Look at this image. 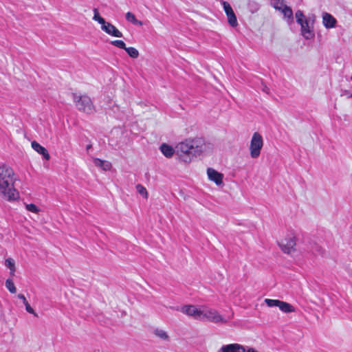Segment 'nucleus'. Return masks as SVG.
Listing matches in <instances>:
<instances>
[{
    "mask_svg": "<svg viewBox=\"0 0 352 352\" xmlns=\"http://www.w3.org/2000/svg\"><path fill=\"white\" fill-rule=\"evenodd\" d=\"M14 173L7 166H0V195L8 201L19 198V192L14 188Z\"/></svg>",
    "mask_w": 352,
    "mask_h": 352,
    "instance_id": "nucleus-1",
    "label": "nucleus"
},
{
    "mask_svg": "<svg viewBox=\"0 0 352 352\" xmlns=\"http://www.w3.org/2000/svg\"><path fill=\"white\" fill-rule=\"evenodd\" d=\"M206 148V144L201 139L186 140L179 143L176 147L177 153H180L192 156L199 155L205 151Z\"/></svg>",
    "mask_w": 352,
    "mask_h": 352,
    "instance_id": "nucleus-2",
    "label": "nucleus"
},
{
    "mask_svg": "<svg viewBox=\"0 0 352 352\" xmlns=\"http://www.w3.org/2000/svg\"><path fill=\"white\" fill-rule=\"evenodd\" d=\"M233 318L234 312H232L230 316L224 317L215 309L205 308L202 310L201 319H206L214 324H226Z\"/></svg>",
    "mask_w": 352,
    "mask_h": 352,
    "instance_id": "nucleus-3",
    "label": "nucleus"
},
{
    "mask_svg": "<svg viewBox=\"0 0 352 352\" xmlns=\"http://www.w3.org/2000/svg\"><path fill=\"white\" fill-rule=\"evenodd\" d=\"M93 19L101 25V30L109 35L115 37H122V33L113 24L107 22L102 18L98 12L97 8L94 9Z\"/></svg>",
    "mask_w": 352,
    "mask_h": 352,
    "instance_id": "nucleus-4",
    "label": "nucleus"
},
{
    "mask_svg": "<svg viewBox=\"0 0 352 352\" xmlns=\"http://www.w3.org/2000/svg\"><path fill=\"white\" fill-rule=\"evenodd\" d=\"M73 100L76 108L87 114L94 112L95 109L91 98L87 95L78 96L73 94Z\"/></svg>",
    "mask_w": 352,
    "mask_h": 352,
    "instance_id": "nucleus-5",
    "label": "nucleus"
},
{
    "mask_svg": "<svg viewBox=\"0 0 352 352\" xmlns=\"http://www.w3.org/2000/svg\"><path fill=\"white\" fill-rule=\"evenodd\" d=\"M263 146V140L261 135L255 132L253 133L250 145V154L252 158H258Z\"/></svg>",
    "mask_w": 352,
    "mask_h": 352,
    "instance_id": "nucleus-6",
    "label": "nucleus"
},
{
    "mask_svg": "<svg viewBox=\"0 0 352 352\" xmlns=\"http://www.w3.org/2000/svg\"><path fill=\"white\" fill-rule=\"evenodd\" d=\"M265 302L268 307H278L284 313H292L295 311L294 307L287 302L279 300L266 298Z\"/></svg>",
    "mask_w": 352,
    "mask_h": 352,
    "instance_id": "nucleus-7",
    "label": "nucleus"
},
{
    "mask_svg": "<svg viewBox=\"0 0 352 352\" xmlns=\"http://www.w3.org/2000/svg\"><path fill=\"white\" fill-rule=\"evenodd\" d=\"M217 352H258L253 348H245L239 344L223 345Z\"/></svg>",
    "mask_w": 352,
    "mask_h": 352,
    "instance_id": "nucleus-8",
    "label": "nucleus"
},
{
    "mask_svg": "<svg viewBox=\"0 0 352 352\" xmlns=\"http://www.w3.org/2000/svg\"><path fill=\"white\" fill-rule=\"evenodd\" d=\"M296 243V237L289 236L280 241L278 245L283 252L290 254L295 250Z\"/></svg>",
    "mask_w": 352,
    "mask_h": 352,
    "instance_id": "nucleus-9",
    "label": "nucleus"
},
{
    "mask_svg": "<svg viewBox=\"0 0 352 352\" xmlns=\"http://www.w3.org/2000/svg\"><path fill=\"white\" fill-rule=\"evenodd\" d=\"M181 311L195 319L201 320L202 310L198 309L195 305H184L181 308Z\"/></svg>",
    "mask_w": 352,
    "mask_h": 352,
    "instance_id": "nucleus-10",
    "label": "nucleus"
},
{
    "mask_svg": "<svg viewBox=\"0 0 352 352\" xmlns=\"http://www.w3.org/2000/svg\"><path fill=\"white\" fill-rule=\"evenodd\" d=\"M207 175L208 179L214 182L217 186L223 184V175L222 173L217 172L212 168H208L207 169Z\"/></svg>",
    "mask_w": 352,
    "mask_h": 352,
    "instance_id": "nucleus-11",
    "label": "nucleus"
},
{
    "mask_svg": "<svg viewBox=\"0 0 352 352\" xmlns=\"http://www.w3.org/2000/svg\"><path fill=\"white\" fill-rule=\"evenodd\" d=\"M336 19L330 14L324 12L322 14V23L326 28H333L336 26Z\"/></svg>",
    "mask_w": 352,
    "mask_h": 352,
    "instance_id": "nucleus-12",
    "label": "nucleus"
},
{
    "mask_svg": "<svg viewBox=\"0 0 352 352\" xmlns=\"http://www.w3.org/2000/svg\"><path fill=\"white\" fill-rule=\"evenodd\" d=\"M32 148L38 153L43 155V158L46 160H49L50 158V155L47 151V150L41 146L40 144H38L36 141H32L31 143Z\"/></svg>",
    "mask_w": 352,
    "mask_h": 352,
    "instance_id": "nucleus-13",
    "label": "nucleus"
},
{
    "mask_svg": "<svg viewBox=\"0 0 352 352\" xmlns=\"http://www.w3.org/2000/svg\"><path fill=\"white\" fill-rule=\"evenodd\" d=\"M160 148L163 155L168 158L171 157L175 153L174 148L165 143L162 144Z\"/></svg>",
    "mask_w": 352,
    "mask_h": 352,
    "instance_id": "nucleus-14",
    "label": "nucleus"
},
{
    "mask_svg": "<svg viewBox=\"0 0 352 352\" xmlns=\"http://www.w3.org/2000/svg\"><path fill=\"white\" fill-rule=\"evenodd\" d=\"M94 164L95 166L101 168L104 170H109L111 168V164L109 162L98 158L94 159Z\"/></svg>",
    "mask_w": 352,
    "mask_h": 352,
    "instance_id": "nucleus-15",
    "label": "nucleus"
},
{
    "mask_svg": "<svg viewBox=\"0 0 352 352\" xmlns=\"http://www.w3.org/2000/svg\"><path fill=\"white\" fill-rule=\"evenodd\" d=\"M300 25L301 26L302 36L307 39L310 38L312 36V33L309 29L308 21L305 20V21Z\"/></svg>",
    "mask_w": 352,
    "mask_h": 352,
    "instance_id": "nucleus-16",
    "label": "nucleus"
},
{
    "mask_svg": "<svg viewBox=\"0 0 352 352\" xmlns=\"http://www.w3.org/2000/svg\"><path fill=\"white\" fill-rule=\"evenodd\" d=\"M284 16L290 21H293V11L292 9L287 5L280 10Z\"/></svg>",
    "mask_w": 352,
    "mask_h": 352,
    "instance_id": "nucleus-17",
    "label": "nucleus"
},
{
    "mask_svg": "<svg viewBox=\"0 0 352 352\" xmlns=\"http://www.w3.org/2000/svg\"><path fill=\"white\" fill-rule=\"evenodd\" d=\"M126 19L133 24L142 25V22L136 19L135 15L131 12H128L126 14Z\"/></svg>",
    "mask_w": 352,
    "mask_h": 352,
    "instance_id": "nucleus-18",
    "label": "nucleus"
},
{
    "mask_svg": "<svg viewBox=\"0 0 352 352\" xmlns=\"http://www.w3.org/2000/svg\"><path fill=\"white\" fill-rule=\"evenodd\" d=\"M5 265L10 269V274L12 276H14V272H15V264H14V261L9 258H7L6 259L5 261Z\"/></svg>",
    "mask_w": 352,
    "mask_h": 352,
    "instance_id": "nucleus-19",
    "label": "nucleus"
},
{
    "mask_svg": "<svg viewBox=\"0 0 352 352\" xmlns=\"http://www.w3.org/2000/svg\"><path fill=\"white\" fill-rule=\"evenodd\" d=\"M124 50L127 52L129 56L133 58H136L139 56L138 50L133 47H126V49H124Z\"/></svg>",
    "mask_w": 352,
    "mask_h": 352,
    "instance_id": "nucleus-20",
    "label": "nucleus"
},
{
    "mask_svg": "<svg viewBox=\"0 0 352 352\" xmlns=\"http://www.w3.org/2000/svg\"><path fill=\"white\" fill-rule=\"evenodd\" d=\"M272 5L276 10L279 11L286 6L283 0H272Z\"/></svg>",
    "mask_w": 352,
    "mask_h": 352,
    "instance_id": "nucleus-21",
    "label": "nucleus"
},
{
    "mask_svg": "<svg viewBox=\"0 0 352 352\" xmlns=\"http://www.w3.org/2000/svg\"><path fill=\"white\" fill-rule=\"evenodd\" d=\"M227 16L228 23L232 27H236L238 25L237 19L234 12L229 13Z\"/></svg>",
    "mask_w": 352,
    "mask_h": 352,
    "instance_id": "nucleus-22",
    "label": "nucleus"
},
{
    "mask_svg": "<svg viewBox=\"0 0 352 352\" xmlns=\"http://www.w3.org/2000/svg\"><path fill=\"white\" fill-rule=\"evenodd\" d=\"M154 333L156 336H157L158 338H160L162 340H166L168 339V336L167 333L162 329H156L154 331Z\"/></svg>",
    "mask_w": 352,
    "mask_h": 352,
    "instance_id": "nucleus-23",
    "label": "nucleus"
},
{
    "mask_svg": "<svg viewBox=\"0 0 352 352\" xmlns=\"http://www.w3.org/2000/svg\"><path fill=\"white\" fill-rule=\"evenodd\" d=\"M6 287L9 290V292L12 294H15L16 292V287L12 279H7L6 281Z\"/></svg>",
    "mask_w": 352,
    "mask_h": 352,
    "instance_id": "nucleus-24",
    "label": "nucleus"
},
{
    "mask_svg": "<svg viewBox=\"0 0 352 352\" xmlns=\"http://www.w3.org/2000/svg\"><path fill=\"white\" fill-rule=\"evenodd\" d=\"M248 8L251 12L254 13L258 10L260 6L256 1H252L248 3Z\"/></svg>",
    "mask_w": 352,
    "mask_h": 352,
    "instance_id": "nucleus-25",
    "label": "nucleus"
},
{
    "mask_svg": "<svg viewBox=\"0 0 352 352\" xmlns=\"http://www.w3.org/2000/svg\"><path fill=\"white\" fill-rule=\"evenodd\" d=\"M137 191L142 195L144 198L147 199L148 197V192L146 189L141 184H138L136 186Z\"/></svg>",
    "mask_w": 352,
    "mask_h": 352,
    "instance_id": "nucleus-26",
    "label": "nucleus"
},
{
    "mask_svg": "<svg viewBox=\"0 0 352 352\" xmlns=\"http://www.w3.org/2000/svg\"><path fill=\"white\" fill-rule=\"evenodd\" d=\"M295 17L298 23L300 24L306 20L305 15L301 10H298L295 14Z\"/></svg>",
    "mask_w": 352,
    "mask_h": 352,
    "instance_id": "nucleus-27",
    "label": "nucleus"
},
{
    "mask_svg": "<svg viewBox=\"0 0 352 352\" xmlns=\"http://www.w3.org/2000/svg\"><path fill=\"white\" fill-rule=\"evenodd\" d=\"M25 208L27 210L36 214L38 213V212L40 211L38 207L34 204H26Z\"/></svg>",
    "mask_w": 352,
    "mask_h": 352,
    "instance_id": "nucleus-28",
    "label": "nucleus"
},
{
    "mask_svg": "<svg viewBox=\"0 0 352 352\" xmlns=\"http://www.w3.org/2000/svg\"><path fill=\"white\" fill-rule=\"evenodd\" d=\"M111 44L116 47H118L120 49H123V50L126 49V45H125L124 42L121 40L111 41Z\"/></svg>",
    "mask_w": 352,
    "mask_h": 352,
    "instance_id": "nucleus-29",
    "label": "nucleus"
},
{
    "mask_svg": "<svg viewBox=\"0 0 352 352\" xmlns=\"http://www.w3.org/2000/svg\"><path fill=\"white\" fill-rule=\"evenodd\" d=\"M223 6L226 15L229 14V13L234 12L232 7L228 2L223 1Z\"/></svg>",
    "mask_w": 352,
    "mask_h": 352,
    "instance_id": "nucleus-30",
    "label": "nucleus"
},
{
    "mask_svg": "<svg viewBox=\"0 0 352 352\" xmlns=\"http://www.w3.org/2000/svg\"><path fill=\"white\" fill-rule=\"evenodd\" d=\"M24 305L25 307V310L31 314H33L35 317H38V314L34 311V310L32 308V307L30 305L29 302L27 301L24 303Z\"/></svg>",
    "mask_w": 352,
    "mask_h": 352,
    "instance_id": "nucleus-31",
    "label": "nucleus"
},
{
    "mask_svg": "<svg viewBox=\"0 0 352 352\" xmlns=\"http://www.w3.org/2000/svg\"><path fill=\"white\" fill-rule=\"evenodd\" d=\"M17 297L23 301V304H24L25 302H27V301H28V300H26V298L25 297V296H24L23 294H18V295H17Z\"/></svg>",
    "mask_w": 352,
    "mask_h": 352,
    "instance_id": "nucleus-32",
    "label": "nucleus"
},
{
    "mask_svg": "<svg viewBox=\"0 0 352 352\" xmlns=\"http://www.w3.org/2000/svg\"><path fill=\"white\" fill-rule=\"evenodd\" d=\"M91 147V146L90 144L87 145V150H89Z\"/></svg>",
    "mask_w": 352,
    "mask_h": 352,
    "instance_id": "nucleus-33",
    "label": "nucleus"
},
{
    "mask_svg": "<svg viewBox=\"0 0 352 352\" xmlns=\"http://www.w3.org/2000/svg\"><path fill=\"white\" fill-rule=\"evenodd\" d=\"M351 80H352V76H351Z\"/></svg>",
    "mask_w": 352,
    "mask_h": 352,
    "instance_id": "nucleus-34",
    "label": "nucleus"
},
{
    "mask_svg": "<svg viewBox=\"0 0 352 352\" xmlns=\"http://www.w3.org/2000/svg\"><path fill=\"white\" fill-rule=\"evenodd\" d=\"M351 96H352V94H351Z\"/></svg>",
    "mask_w": 352,
    "mask_h": 352,
    "instance_id": "nucleus-35",
    "label": "nucleus"
}]
</instances>
